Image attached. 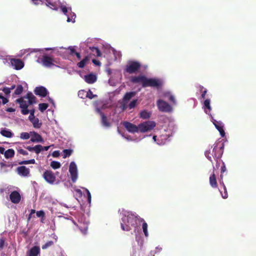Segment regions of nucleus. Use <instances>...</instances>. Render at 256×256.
Returning a JSON list of instances; mask_svg holds the SVG:
<instances>
[{"instance_id": "obj_1", "label": "nucleus", "mask_w": 256, "mask_h": 256, "mask_svg": "<svg viewBox=\"0 0 256 256\" xmlns=\"http://www.w3.org/2000/svg\"><path fill=\"white\" fill-rule=\"evenodd\" d=\"M224 143L222 141L216 142L212 146L211 148L205 152L204 154L206 158L212 162V158L218 165L220 158L224 152Z\"/></svg>"}, {"instance_id": "obj_2", "label": "nucleus", "mask_w": 256, "mask_h": 256, "mask_svg": "<svg viewBox=\"0 0 256 256\" xmlns=\"http://www.w3.org/2000/svg\"><path fill=\"white\" fill-rule=\"evenodd\" d=\"M130 81L134 84L140 83L143 88L150 86L158 88L162 85L161 80L158 78H148L144 76H132Z\"/></svg>"}, {"instance_id": "obj_3", "label": "nucleus", "mask_w": 256, "mask_h": 256, "mask_svg": "<svg viewBox=\"0 0 256 256\" xmlns=\"http://www.w3.org/2000/svg\"><path fill=\"white\" fill-rule=\"evenodd\" d=\"M121 228L123 230L129 231L132 228L136 230L138 227L139 222L144 221V219L134 214H128L122 218Z\"/></svg>"}, {"instance_id": "obj_4", "label": "nucleus", "mask_w": 256, "mask_h": 256, "mask_svg": "<svg viewBox=\"0 0 256 256\" xmlns=\"http://www.w3.org/2000/svg\"><path fill=\"white\" fill-rule=\"evenodd\" d=\"M140 64L137 61H130L126 65L125 71L128 74L136 73L140 68Z\"/></svg>"}, {"instance_id": "obj_5", "label": "nucleus", "mask_w": 256, "mask_h": 256, "mask_svg": "<svg viewBox=\"0 0 256 256\" xmlns=\"http://www.w3.org/2000/svg\"><path fill=\"white\" fill-rule=\"evenodd\" d=\"M156 126L154 121L148 120L138 124L139 132H145L152 130Z\"/></svg>"}, {"instance_id": "obj_6", "label": "nucleus", "mask_w": 256, "mask_h": 256, "mask_svg": "<svg viewBox=\"0 0 256 256\" xmlns=\"http://www.w3.org/2000/svg\"><path fill=\"white\" fill-rule=\"evenodd\" d=\"M158 110L162 112H169L172 111V106L166 102L159 100L157 102Z\"/></svg>"}, {"instance_id": "obj_7", "label": "nucleus", "mask_w": 256, "mask_h": 256, "mask_svg": "<svg viewBox=\"0 0 256 256\" xmlns=\"http://www.w3.org/2000/svg\"><path fill=\"white\" fill-rule=\"evenodd\" d=\"M16 102L20 104V107L21 108L22 114L26 115L29 114L28 110V105H30L26 100H24V98H20L16 100Z\"/></svg>"}, {"instance_id": "obj_8", "label": "nucleus", "mask_w": 256, "mask_h": 256, "mask_svg": "<svg viewBox=\"0 0 256 256\" xmlns=\"http://www.w3.org/2000/svg\"><path fill=\"white\" fill-rule=\"evenodd\" d=\"M42 176L44 180L50 184H54L56 180V176L51 170H46Z\"/></svg>"}, {"instance_id": "obj_9", "label": "nucleus", "mask_w": 256, "mask_h": 256, "mask_svg": "<svg viewBox=\"0 0 256 256\" xmlns=\"http://www.w3.org/2000/svg\"><path fill=\"white\" fill-rule=\"evenodd\" d=\"M69 172L71 176L72 180L73 182H74L78 178V171L76 166L74 162L70 164Z\"/></svg>"}, {"instance_id": "obj_10", "label": "nucleus", "mask_w": 256, "mask_h": 256, "mask_svg": "<svg viewBox=\"0 0 256 256\" xmlns=\"http://www.w3.org/2000/svg\"><path fill=\"white\" fill-rule=\"evenodd\" d=\"M41 62L42 65L46 68H50L54 66V59L47 55L43 56L41 58Z\"/></svg>"}, {"instance_id": "obj_11", "label": "nucleus", "mask_w": 256, "mask_h": 256, "mask_svg": "<svg viewBox=\"0 0 256 256\" xmlns=\"http://www.w3.org/2000/svg\"><path fill=\"white\" fill-rule=\"evenodd\" d=\"M123 125L126 130L130 132L135 133L139 132L138 126H136V125L128 122H124Z\"/></svg>"}, {"instance_id": "obj_12", "label": "nucleus", "mask_w": 256, "mask_h": 256, "mask_svg": "<svg viewBox=\"0 0 256 256\" xmlns=\"http://www.w3.org/2000/svg\"><path fill=\"white\" fill-rule=\"evenodd\" d=\"M10 62L12 66L16 70H20L24 66V62L20 59L12 58Z\"/></svg>"}, {"instance_id": "obj_13", "label": "nucleus", "mask_w": 256, "mask_h": 256, "mask_svg": "<svg viewBox=\"0 0 256 256\" xmlns=\"http://www.w3.org/2000/svg\"><path fill=\"white\" fill-rule=\"evenodd\" d=\"M10 198L12 203L18 204L20 201L21 196L18 192L14 190L10 194Z\"/></svg>"}, {"instance_id": "obj_14", "label": "nucleus", "mask_w": 256, "mask_h": 256, "mask_svg": "<svg viewBox=\"0 0 256 256\" xmlns=\"http://www.w3.org/2000/svg\"><path fill=\"white\" fill-rule=\"evenodd\" d=\"M16 171L18 174L22 176L26 177L30 176V170L25 166H18L16 169Z\"/></svg>"}, {"instance_id": "obj_15", "label": "nucleus", "mask_w": 256, "mask_h": 256, "mask_svg": "<svg viewBox=\"0 0 256 256\" xmlns=\"http://www.w3.org/2000/svg\"><path fill=\"white\" fill-rule=\"evenodd\" d=\"M34 94L42 97H45L48 94L46 88L42 86L36 87L34 90Z\"/></svg>"}, {"instance_id": "obj_16", "label": "nucleus", "mask_w": 256, "mask_h": 256, "mask_svg": "<svg viewBox=\"0 0 256 256\" xmlns=\"http://www.w3.org/2000/svg\"><path fill=\"white\" fill-rule=\"evenodd\" d=\"M30 142H44V140L42 136L38 134L37 132L33 131L30 132Z\"/></svg>"}, {"instance_id": "obj_17", "label": "nucleus", "mask_w": 256, "mask_h": 256, "mask_svg": "<svg viewBox=\"0 0 256 256\" xmlns=\"http://www.w3.org/2000/svg\"><path fill=\"white\" fill-rule=\"evenodd\" d=\"M213 124L214 125L216 128L218 130L220 133V134L222 137H224L225 136V132L224 130V124L221 122L216 121V120H214L213 122Z\"/></svg>"}, {"instance_id": "obj_18", "label": "nucleus", "mask_w": 256, "mask_h": 256, "mask_svg": "<svg viewBox=\"0 0 256 256\" xmlns=\"http://www.w3.org/2000/svg\"><path fill=\"white\" fill-rule=\"evenodd\" d=\"M100 114L101 116V122L102 125L106 128H110L111 126V124L107 117L100 111Z\"/></svg>"}, {"instance_id": "obj_19", "label": "nucleus", "mask_w": 256, "mask_h": 256, "mask_svg": "<svg viewBox=\"0 0 256 256\" xmlns=\"http://www.w3.org/2000/svg\"><path fill=\"white\" fill-rule=\"evenodd\" d=\"M84 80L87 83L92 84L96 80V75L90 74L84 76Z\"/></svg>"}, {"instance_id": "obj_20", "label": "nucleus", "mask_w": 256, "mask_h": 256, "mask_svg": "<svg viewBox=\"0 0 256 256\" xmlns=\"http://www.w3.org/2000/svg\"><path fill=\"white\" fill-rule=\"evenodd\" d=\"M40 252V248L38 246H34L28 252V256H37Z\"/></svg>"}, {"instance_id": "obj_21", "label": "nucleus", "mask_w": 256, "mask_h": 256, "mask_svg": "<svg viewBox=\"0 0 256 256\" xmlns=\"http://www.w3.org/2000/svg\"><path fill=\"white\" fill-rule=\"evenodd\" d=\"M210 184L212 188H217L218 186V183L216 182V176L213 172V173L210 176Z\"/></svg>"}, {"instance_id": "obj_22", "label": "nucleus", "mask_w": 256, "mask_h": 256, "mask_svg": "<svg viewBox=\"0 0 256 256\" xmlns=\"http://www.w3.org/2000/svg\"><path fill=\"white\" fill-rule=\"evenodd\" d=\"M24 98L28 99V103L29 104H32L36 103V98L31 92H28Z\"/></svg>"}, {"instance_id": "obj_23", "label": "nucleus", "mask_w": 256, "mask_h": 256, "mask_svg": "<svg viewBox=\"0 0 256 256\" xmlns=\"http://www.w3.org/2000/svg\"><path fill=\"white\" fill-rule=\"evenodd\" d=\"M0 134L4 136L10 138L13 136L14 134L9 130L2 128L0 132Z\"/></svg>"}, {"instance_id": "obj_24", "label": "nucleus", "mask_w": 256, "mask_h": 256, "mask_svg": "<svg viewBox=\"0 0 256 256\" xmlns=\"http://www.w3.org/2000/svg\"><path fill=\"white\" fill-rule=\"evenodd\" d=\"M136 92H126L123 98V100L124 103H126L129 100H130L133 96L136 95Z\"/></svg>"}, {"instance_id": "obj_25", "label": "nucleus", "mask_w": 256, "mask_h": 256, "mask_svg": "<svg viewBox=\"0 0 256 256\" xmlns=\"http://www.w3.org/2000/svg\"><path fill=\"white\" fill-rule=\"evenodd\" d=\"M80 230L83 234H86L88 229V224L86 222L81 223L80 222L78 225H77Z\"/></svg>"}, {"instance_id": "obj_26", "label": "nucleus", "mask_w": 256, "mask_h": 256, "mask_svg": "<svg viewBox=\"0 0 256 256\" xmlns=\"http://www.w3.org/2000/svg\"><path fill=\"white\" fill-rule=\"evenodd\" d=\"M204 111L206 114H209L212 108L210 105V100L206 99L204 102Z\"/></svg>"}, {"instance_id": "obj_27", "label": "nucleus", "mask_w": 256, "mask_h": 256, "mask_svg": "<svg viewBox=\"0 0 256 256\" xmlns=\"http://www.w3.org/2000/svg\"><path fill=\"white\" fill-rule=\"evenodd\" d=\"M152 113L146 110H143L140 113V116L143 119H148L150 117Z\"/></svg>"}, {"instance_id": "obj_28", "label": "nucleus", "mask_w": 256, "mask_h": 256, "mask_svg": "<svg viewBox=\"0 0 256 256\" xmlns=\"http://www.w3.org/2000/svg\"><path fill=\"white\" fill-rule=\"evenodd\" d=\"M34 128H40L42 125L41 122H40L39 119L37 118H34L31 120H30Z\"/></svg>"}, {"instance_id": "obj_29", "label": "nucleus", "mask_w": 256, "mask_h": 256, "mask_svg": "<svg viewBox=\"0 0 256 256\" xmlns=\"http://www.w3.org/2000/svg\"><path fill=\"white\" fill-rule=\"evenodd\" d=\"M4 156L6 158H12L14 156V151L13 149H8L4 153Z\"/></svg>"}, {"instance_id": "obj_30", "label": "nucleus", "mask_w": 256, "mask_h": 256, "mask_svg": "<svg viewBox=\"0 0 256 256\" xmlns=\"http://www.w3.org/2000/svg\"><path fill=\"white\" fill-rule=\"evenodd\" d=\"M90 49L91 50L92 54L94 56H100L102 54L100 50L94 46L90 47Z\"/></svg>"}, {"instance_id": "obj_31", "label": "nucleus", "mask_w": 256, "mask_h": 256, "mask_svg": "<svg viewBox=\"0 0 256 256\" xmlns=\"http://www.w3.org/2000/svg\"><path fill=\"white\" fill-rule=\"evenodd\" d=\"M26 150H29L30 152H34L36 154H40V146L38 145L35 146L34 147H32L30 146H26L24 147Z\"/></svg>"}, {"instance_id": "obj_32", "label": "nucleus", "mask_w": 256, "mask_h": 256, "mask_svg": "<svg viewBox=\"0 0 256 256\" xmlns=\"http://www.w3.org/2000/svg\"><path fill=\"white\" fill-rule=\"evenodd\" d=\"M90 60L88 56H86L82 60L78 62L77 66L80 68H83L85 66L87 62Z\"/></svg>"}, {"instance_id": "obj_33", "label": "nucleus", "mask_w": 256, "mask_h": 256, "mask_svg": "<svg viewBox=\"0 0 256 256\" xmlns=\"http://www.w3.org/2000/svg\"><path fill=\"white\" fill-rule=\"evenodd\" d=\"M142 230L144 232V234L146 237H148V224L144 220V221L142 222Z\"/></svg>"}, {"instance_id": "obj_34", "label": "nucleus", "mask_w": 256, "mask_h": 256, "mask_svg": "<svg viewBox=\"0 0 256 256\" xmlns=\"http://www.w3.org/2000/svg\"><path fill=\"white\" fill-rule=\"evenodd\" d=\"M50 165L54 170L59 168L61 166L60 162L57 161H52Z\"/></svg>"}, {"instance_id": "obj_35", "label": "nucleus", "mask_w": 256, "mask_h": 256, "mask_svg": "<svg viewBox=\"0 0 256 256\" xmlns=\"http://www.w3.org/2000/svg\"><path fill=\"white\" fill-rule=\"evenodd\" d=\"M62 152H63V158H65L68 156H70L72 154V150H70V149H66V150H64L62 151Z\"/></svg>"}, {"instance_id": "obj_36", "label": "nucleus", "mask_w": 256, "mask_h": 256, "mask_svg": "<svg viewBox=\"0 0 256 256\" xmlns=\"http://www.w3.org/2000/svg\"><path fill=\"white\" fill-rule=\"evenodd\" d=\"M46 4L47 6H49L52 10H57V6L55 2H50V0H46Z\"/></svg>"}, {"instance_id": "obj_37", "label": "nucleus", "mask_w": 256, "mask_h": 256, "mask_svg": "<svg viewBox=\"0 0 256 256\" xmlns=\"http://www.w3.org/2000/svg\"><path fill=\"white\" fill-rule=\"evenodd\" d=\"M23 87L21 84H18L16 89L14 90V94L16 95H19L21 94L23 91Z\"/></svg>"}, {"instance_id": "obj_38", "label": "nucleus", "mask_w": 256, "mask_h": 256, "mask_svg": "<svg viewBox=\"0 0 256 256\" xmlns=\"http://www.w3.org/2000/svg\"><path fill=\"white\" fill-rule=\"evenodd\" d=\"M48 106V104L46 103H40L38 104V108L42 112L46 110Z\"/></svg>"}, {"instance_id": "obj_39", "label": "nucleus", "mask_w": 256, "mask_h": 256, "mask_svg": "<svg viewBox=\"0 0 256 256\" xmlns=\"http://www.w3.org/2000/svg\"><path fill=\"white\" fill-rule=\"evenodd\" d=\"M87 92L84 90H80L78 92V96L81 98H87Z\"/></svg>"}, {"instance_id": "obj_40", "label": "nucleus", "mask_w": 256, "mask_h": 256, "mask_svg": "<svg viewBox=\"0 0 256 256\" xmlns=\"http://www.w3.org/2000/svg\"><path fill=\"white\" fill-rule=\"evenodd\" d=\"M30 136V134L26 132H23L20 134V138L22 140H28Z\"/></svg>"}, {"instance_id": "obj_41", "label": "nucleus", "mask_w": 256, "mask_h": 256, "mask_svg": "<svg viewBox=\"0 0 256 256\" xmlns=\"http://www.w3.org/2000/svg\"><path fill=\"white\" fill-rule=\"evenodd\" d=\"M36 161L34 159H32L28 160H24L19 162L20 164H34Z\"/></svg>"}, {"instance_id": "obj_42", "label": "nucleus", "mask_w": 256, "mask_h": 256, "mask_svg": "<svg viewBox=\"0 0 256 256\" xmlns=\"http://www.w3.org/2000/svg\"><path fill=\"white\" fill-rule=\"evenodd\" d=\"M54 244V242L52 240H50L46 242L42 246V249L45 250L48 248L52 246Z\"/></svg>"}, {"instance_id": "obj_43", "label": "nucleus", "mask_w": 256, "mask_h": 256, "mask_svg": "<svg viewBox=\"0 0 256 256\" xmlns=\"http://www.w3.org/2000/svg\"><path fill=\"white\" fill-rule=\"evenodd\" d=\"M137 100H132L129 104L128 107L130 109H132L134 108L136 104Z\"/></svg>"}, {"instance_id": "obj_44", "label": "nucleus", "mask_w": 256, "mask_h": 256, "mask_svg": "<svg viewBox=\"0 0 256 256\" xmlns=\"http://www.w3.org/2000/svg\"><path fill=\"white\" fill-rule=\"evenodd\" d=\"M36 214L38 217H41L42 219H43L45 216V213L43 210L37 211Z\"/></svg>"}, {"instance_id": "obj_45", "label": "nucleus", "mask_w": 256, "mask_h": 256, "mask_svg": "<svg viewBox=\"0 0 256 256\" xmlns=\"http://www.w3.org/2000/svg\"><path fill=\"white\" fill-rule=\"evenodd\" d=\"M87 98L92 100L94 98V97H96V95H94L93 94L92 92L90 90L88 92H87Z\"/></svg>"}, {"instance_id": "obj_46", "label": "nucleus", "mask_w": 256, "mask_h": 256, "mask_svg": "<svg viewBox=\"0 0 256 256\" xmlns=\"http://www.w3.org/2000/svg\"><path fill=\"white\" fill-rule=\"evenodd\" d=\"M34 112H35V110L34 109L29 110V113L30 114L28 116L29 120H31L32 119L35 118Z\"/></svg>"}, {"instance_id": "obj_47", "label": "nucleus", "mask_w": 256, "mask_h": 256, "mask_svg": "<svg viewBox=\"0 0 256 256\" xmlns=\"http://www.w3.org/2000/svg\"><path fill=\"white\" fill-rule=\"evenodd\" d=\"M224 193L222 194V192H220V193L222 194V198L226 199L228 197V192L226 190V186H224Z\"/></svg>"}, {"instance_id": "obj_48", "label": "nucleus", "mask_w": 256, "mask_h": 256, "mask_svg": "<svg viewBox=\"0 0 256 256\" xmlns=\"http://www.w3.org/2000/svg\"><path fill=\"white\" fill-rule=\"evenodd\" d=\"M38 146H40V153L42 151V150H48L49 149L50 146H42V145H40V144H38Z\"/></svg>"}, {"instance_id": "obj_49", "label": "nucleus", "mask_w": 256, "mask_h": 256, "mask_svg": "<svg viewBox=\"0 0 256 256\" xmlns=\"http://www.w3.org/2000/svg\"><path fill=\"white\" fill-rule=\"evenodd\" d=\"M18 152L20 154H22L24 156H26L28 154V152L22 148L18 149Z\"/></svg>"}, {"instance_id": "obj_50", "label": "nucleus", "mask_w": 256, "mask_h": 256, "mask_svg": "<svg viewBox=\"0 0 256 256\" xmlns=\"http://www.w3.org/2000/svg\"><path fill=\"white\" fill-rule=\"evenodd\" d=\"M2 90L6 95L9 94L10 93V89L9 88L4 87L3 88Z\"/></svg>"}, {"instance_id": "obj_51", "label": "nucleus", "mask_w": 256, "mask_h": 256, "mask_svg": "<svg viewBox=\"0 0 256 256\" xmlns=\"http://www.w3.org/2000/svg\"><path fill=\"white\" fill-rule=\"evenodd\" d=\"M168 100L171 102H172V104H176V100H175V98L174 97V96H173L172 95V94H170L169 96V98H168Z\"/></svg>"}, {"instance_id": "obj_52", "label": "nucleus", "mask_w": 256, "mask_h": 256, "mask_svg": "<svg viewBox=\"0 0 256 256\" xmlns=\"http://www.w3.org/2000/svg\"><path fill=\"white\" fill-rule=\"evenodd\" d=\"M68 49L70 50V55H73V54H75V52H76L75 50V49H74V48L73 47V46H69Z\"/></svg>"}, {"instance_id": "obj_53", "label": "nucleus", "mask_w": 256, "mask_h": 256, "mask_svg": "<svg viewBox=\"0 0 256 256\" xmlns=\"http://www.w3.org/2000/svg\"><path fill=\"white\" fill-rule=\"evenodd\" d=\"M4 242L5 240L3 238L0 239V249H2L4 248Z\"/></svg>"}, {"instance_id": "obj_54", "label": "nucleus", "mask_w": 256, "mask_h": 256, "mask_svg": "<svg viewBox=\"0 0 256 256\" xmlns=\"http://www.w3.org/2000/svg\"><path fill=\"white\" fill-rule=\"evenodd\" d=\"M61 10L64 14H66V13L68 12V8L66 6H62Z\"/></svg>"}, {"instance_id": "obj_55", "label": "nucleus", "mask_w": 256, "mask_h": 256, "mask_svg": "<svg viewBox=\"0 0 256 256\" xmlns=\"http://www.w3.org/2000/svg\"><path fill=\"white\" fill-rule=\"evenodd\" d=\"M60 155V152L58 150H55L52 152V156L56 158L58 157Z\"/></svg>"}, {"instance_id": "obj_56", "label": "nucleus", "mask_w": 256, "mask_h": 256, "mask_svg": "<svg viewBox=\"0 0 256 256\" xmlns=\"http://www.w3.org/2000/svg\"><path fill=\"white\" fill-rule=\"evenodd\" d=\"M86 192H87V195H88V201L89 203H90L91 202V198H92L91 194H90V191L88 190H86Z\"/></svg>"}, {"instance_id": "obj_57", "label": "nucleus", "mask_w": 256, "mask_h": 256, "mask_svg": "<svg viewBox=\"0 0 256 256\" xmlns=\"http://www.w3.org/2000/svg\"><path fill=\"white\" fill-rule=\"evenodd\" d=\"M92 62L96 66H100V62L99 60H96V59H93L92 60Z\"/></svg>"}, {"instance_id": "obj_58", "label": "nucleus", "mask_w": 256, "mask_h": 256, "mask_svg": "<svg viewBox=\"0 0 256 256\" xmlns=\"http://www.w3.org/2000/svg\"><path fill=\"white\" fill-rule=\"evenodd\" d=\"M1 99H2V103L4 104H5L8 102V100L7 98L4 97L3 96Z\"/></svg>"}, {"instance_id": "obj_59", "label": "nucleus", "mask_w": 256, "mask_h": 256, "mask_svg": "<svg viewBox=\"0 0 256 256\" xmlns=\"http://www.w3.org/2000/svg\"><path fill=\"white\" fill-rule=\"evenodd\" d=\"M206 92H207V90L206 89H205L204 91L202 92V95H201V97L202 98H203V99L205 98V96H206Z\"/></svg>"}, {"instance_id": "obj_60", "label": "nucleus", "mask_w": 256, "mask_h": 256, "mask_svg": "<svg viewBox=\"0 0 256 256\" xmlns=\"http://www.w3.org/2000/svg\"><path fill=\"white\" fill-rule=\"evenodd\" d=\"M15 109L12 108H8L6 110V111L10 112H15Z\"/></svg>"}, {"instance_id": "obj_61", "label": "nucleus", "mask_w": 256, "mask_h": 256, "mask_svg": "<svg viewBox=\"0 0 256 256\" xmlns=\"http://www.w3.org/2000/svg\"><path fill=\"white\" fill-rule=\"evenodd\" d=\"M222 164H223L222 166V167H221V172L222 173H224L226 170V167L224 163L223 162Z\"/></svg>"}, {"instance_id": "obj_62", "label": "nucleus", "mask_w": 256, "mask_h": 256, "mask_svg": "<svg viewBox=\"0 0 256 256\" xmlns=\"http://www.w3.org/2000/svg\"><path fill=\"white\" fill-rule=\"evenodd\" d=\"M74 54L76 56L78 60H80L81 58V56L79 52H75Z\"/></svg>"}, {"instance_id": "obj_63", "label": "nucleus", "mask_w": 256, "mask_h": 256, "mask_svg": "<svg viewBox=\"0 0 256 256\" xmlns=\"http://www.w3.org/2000/svg\"><path fill=\"white\" fill-rule=\"evenodd\" d=\"M4 148L3 147L0 146V154H3L4 153Z\"/></svg>"}, {"instance_id": "obj_64", "label": "nucleus", "mask_w": 256, "mask_h": 256, "mask_svg": "<svg viewBox=\"0 0 256 256\" xmlns=\"http://www.w3.org/2000/svg\"><path fill=\"white\" fill-rule=\"evenodd\" d=\"M16 86L15 85H13L11 86V88H9L10 89V90H14Z\"/></svg>"}]
</instances>
